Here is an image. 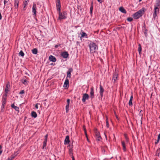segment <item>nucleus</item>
Here are the masks:
<instances>
[{
	"label": "nucleus",
	"instance_id": "1",
	"mask_svg": "<svg viewBox=\"0 0 160 160\" xmlns=\"http://www.w3.org/2000/svg\"><path fill=\"white\" fill-rule=\"evenodd\" d=\"M146 9L143 8L133 15V18L135 19H138L141 17L144 13Z\"/></svg>",
	"mask_w": 160,
	"mask_h": 160
},
{
	"label": "nucleus",
	"instance_id": "2",
	"mask_svg": "<svg viewBox=\"0 0 160 160\" xmlns=\"http://www.w3.org/2000/svg\"><path fill=\"white\" fill-rule=\"evenodd\" d=\"M89 47L90 52L91 53L95 52L98 49V46L94 42H91L89 45Z\"/></svg>",
	"mask_w": 160,
	"mask_h": 160
},
{
	"label": "nucleus",
	"instance_id": "3",
	"mask_svg": "<svg viewBox=\"0 0 160 160\" xmlns=\"http://www.w3.org/2000/svg\"><path fill=\"white\" fill-rule=\"evenodd\" d=\"M67 13L66 11H63L62 12H59V17L58 19L59 20L65 19L67 18Z\"/></svg>",
	"mask_w": 160,
	"mask_h": 160
},
{
	"label": "nucleus",
	"instance_id": "4",
	"mask_svg": "<svg viewBox=\"0 0 160 160\" xmlns=\"http://www.w3.org/2000/svg\"><path fill=\"white\" fill-rule=\"evenodd\" d=\"M159 12V8H158L154 7V12L153 14V18H155Z\"/></svg>",
	"mask_w": 160,
	"mask_h": 160
},
{
	"label": "nucleus",
	"instance_id": "5",
	"mask_svg": "<svg viewBox=\"0 0 160 160\" xmlns=\"http://www.w3.org/2000/svg\"><path fill=\"white\" fill-rule=\"evenodd\" d=\"M37 6L34 3L32 8V12L33 13V15L35 16L36 15Z\"/></svg>",
	"mask_w": 160,
	"mask_h": 160
},
{
	"label": "nucleus",
	"instance_id": "6",
	"mask_svg": "<svg viewBox=\"0 0 160 160\" xmlns=\"http://www.w3.org/2000/svg\"><path fill=\"white\" fill-rule=\"evenodd\" d=\"M73 71V69L72 68H69L67 72V78H71V72Z\"/></svg>",
	"mask_w": 160,
	"mask_h": 160
},
{
	"label": "nucleus",
	"instance_id": "7",
	"mask_svg": "<svg viewBox=\"0 0 160 160\" xmlns=\"http://www.w3.org/2000/svg\"><path fill=\"white\" fill-rule=\"evenodd\" d=\"M10 90V85L9 82H8L6 84V87L5 89V92L8 93V92Z\"/></svg>",
	"mask_w": 160,
	"mask_h": 160
},
{
	"label": "nucleus",
	"instance_id": "8",
	"mask_svg": "<svg viewBox=\"0 0 160 160\" xmlns=\"http://www.w3.org/2000/svg\"><path fill=\"white\" fill-rule=\"evenodd\" d=\"M69 87V80L66 79L63 85V87L65 89H67Z\"/></svg>",
	"mask_w": 160,
	"mask_h": 160
},
{
	"label": "nucleus",
	"instance_id": "9",
	"mask_svg": "<svg viewBox=\"0 0 160 160\" xmlns=\"http://www.w3.org/2000/svg\"><path fill=\"white\" fill-rule=\"evenodd\" d=\"M89 98V95L88 94L85 93L83 95L82 98V101L83 102H85L86 100H87Z\"/></svg>",
	"mask_w": 160,
	"mask_h": 160
},
{
	"label": "nucleus",
	"instance_id": "10",
	"mask_svg": "<svg viewBox=\"0 0 160 160\" xmlns=\"http://www.w3.org/2000/svg\"><path fill=\"white\" fill-rule=\"evenodd\" d=\"M104 91V89L103 88L102 86L100 85V91L99 93L100 94V95L101 97L102 98L103 95V92Z\"/></svg>",
	"mask_w": 160,
	"mask_h": 160
},
{
	"label": "nucleus",
	"instance_id": "11",
	"mask_svg": "<svg viewBox=\"0 0 160 160\" xmlns=\"http://www.w3.org/2000/svg\"><path fill=\"white\" fill-rule=\"evenodd\" d=\"M49 60L52 62H55L56 61V58L54 56L52 55H50L49 57Z\"/></svg>",
	"mask_w": 160,
	"mask_h": 160
},
{
	"label": "nucleus",
	"instance_id": "12",
	"mask_svg": "<svg viewBox=\"0 0 160 160\" xmlns=\"http://www.w3.org/2000/svg\"><path fill=\"white\" fill-rule=\"evenodd\" d=\"M90 97L92 98H93L94 97V89L93 87H92L90 89Z\"/></svg>",
	"mask_w": 160,
	"mask_h": 160
},
{
	"label": "nucleus",
	"instance_id": "13",
	"mask_svg": "<svg viewBox=\"0 0 160 160\" xmlns=\"http://www.w3.org/2000/svg\"><path fill=\"white\" fill-rule=\"evenodd\" d=\"M62 56L64 58H67L68 56V54L67 52H63L62 53Z\"/></svg>",
	"mask_w": 160,
	"mask_h": 160
},
{
	"label": "nucleus",
	"instance_id": "14",
	"mask_svg": "<svg viewBox=\"0 0 160 160\" xmlns=\"http://www.w3.org/2000/svg\"><path fill=\"white\" fill-rule=\"evenodd\" d=\"M19 2V0H15L14 2V5L15 8H18V4Z\"/></svg>",
	"mask_w": 160,
	"mask_h": 160
},
{
	"label": "nucleus",
	"instance_id": "15",
	"mask_svg": "<svg viewBox=\"0 0 160 160\" xmlns=\"http://www.w3.org/2000/svg\"><path fill=\"white\" fill-rule=\"evenodd\" d=\"M69 137L68 136H66L64 140V144H67L69 143Z\"/></svg>",
	"mask_w": 160,
	"mask_h": 160
},
{
	"label": "nucleus",
	"instance_id": "16",
	"mask_svg": "<svg viewBox=\"0 0 160 160\" xmlns=\"http://www.w3.org/2000/svg\"><path fill=\"white\" fill-rule=\"evenodd\" d=\"M122 145V149L125 152L126 150L125 143L124 141H122L121 142Z\"/></svg>",
	"mask_w": 160,
	"mask_h": 160
},
{
	"label": "nucleus",
	"instance_id": "17",
	"mask_svg": "<svg viewBox=\"0 0 160 160\" xmlns=\"http://www.w3.org/2000/svg\"><path fill=\"white\" fill-rule=\"evenodd\" d=\"M118 74L117 73H115L114 74L113 77V80H114V82H115L118 79Z\"/></svg>",
	"mask_w": 160,
	"mask_h": 160
},
{
	"label": "nucleus",
	"instance_id": "18",
	"mask_svg": "<svg viewBox=\"0 0 160 160\" xmlns=\"http://www.w3.org/2000/svg\"><path fill=\"white\" fill-rule=\"evenodd\" d=\"M133 98L132 95H131L130 97V99L129 100L128 104L129 106H132V101Z\"/></svg>",
	"mask_w": 160,
	"mask_h": 160
},
{
	"label": "nucleus",
	"instance_id": "19",
	"mask_svg": "<svg viewBox=\"0 0 160 160\" xmlns=\"http://www.w3.org/2000/svg\"><path fill=\"white\" fill-rule=\"evenodd\" d=\"M80 34L81 35V38H83L84 37L87 38V35L85 32H81L80 33Z\"/></svg>",
	"mask_w": 160,
	"mask_h": 160
},
{
	"label": "nucleus",
	"instance_id": "20",
	"mask_svg": "<svg viewBox=\"0 0 160 160\" xmlns=\"http://www.w3.org/2000/svg\"><path fill=\"white\" fill-rule=\"evenodd\" d=\"M119 10L122 13H126V11L123 7H120L119 9Z\"/></svg>",
	"mask_w": 160,
	"mask_h": 160
},
{
	"label": "nucleus",
	"instance_id": "21",
	"mask_svg": "<svg viewBox=\"0 0 160 160\" xmlns=\"http://www.w3.org/2000/svg\"><path fill=\"white\" fill-rule=\"evenodd\" d=\"M31 116L32 117L34 118H36L37 116V113L34 111H32L31 113Z\"/></svg>",
	"mask_w": 160,
	"mask_h": 160
},
{
	"label": "nucleus",
	"instance_id": "22",
	"mask_svg": "<svg viewBox=\"0 0 160 160\" xmlns=\"http://www.w3.org/2000/svg\"><path fill=\"white\" fill-rule=\"evenodd\" d=\"M160 5V0H156V4L154 5V7L158 8Z\"/></svg>",
	"mask_w": 160,
	"mask_h": 160
},
{
	"label": "nucleus",
	"instance_id": "23",
	"mask_svg": "<svg viewBox=\"0 0 160 160\" xmlns=\"http://www.w3.org/2000/svg\"><path fill=\"white\" fill-rule=\"evenodd\" d=\"M11 107L13 108H14L16 111H19V108L18 107L15 106L14 104L11 105Z\"/></svg>",
	"mask_w": 160,
	"mask_h": 160
},
{
	"label": "nucleus",
	"instance_id": "24",
	"mask_svg": "<svg viewBox=\"0 0 160 160\" xmlns=\"http://www.w3.org/2000/svg\"><path fill=\"white\" fill-rule=\"evenodd\" d=\"M32 52L33 54H37L38 52V50L37 49L34 48L33 49H32Z\"/></svg>",
	"mask_w": 160,
	"mask_h": 160
},
{
	"label": "nucleus",
	"instance_id": "25",
	"mask_svg": "<svg viewBox=\"0 0 160 160\" xmlns=\"http://www.w3.org/2000/svg\"><path fill=\"white\" fill-rule=\"evenodd\" d=\"M96 139L98 141H100L102 139L101 137L100 136V134L96 136Z\"/></svg>",
	"mask_w": 160,
	"mask_h": 160
},
{
	"label": "nucleus",
	"instance_id": "26",
	"mask_svg": "<svg viewBox=\"0 0 160 160\" xmlns=\"http://www.w3.org/2000/svg\"><path fill=\"white\" fill-rule=\"evenodd\" d=\"M138 51L140 54L141 52L142 51V48L140 44H138Z\"/></svg>",
	"mask_w": 160,
	"mask_h": 160
},
{
	"label": "nucleus",
	"instance_id": "27",
	"mask_svg": "<svg viewBox=\"0 0 160 160\" xmlns=\"http://www.w3.org/2000/svg\"><path fill=\"white\" fill-rule=\"evenodd\" d=\"M24 54L22 51H21L19 53V56L23 57L24 56Z\"/></svg>",
	"mask_w": 160,
	"mask_h": 160
},
{
	"label": "nucleus",
	"instance_id": "28",
	"mask_svg": "<svg viewBox=\"0 0 160 160\" xmlns=\"http://www.w3.org/2000/svg\"><path fill=\"white\" fill-rule=\"evenodd\" d=\"M94 132L96 136H97L98 135H99L100 134V133L98 132V131L96 129H95Z\"/></svg>",
	"mask_w": 160,
	"mask_h": 160
},
{
	"label": "nucleus",
	"instance_id": "29",
	"mask_svg": "<svg viewBox=\"0 0 160 160\" xmlns=\"http://www.w3.org/2000/svg\"><path fill=\"white\" fill-rule=\"evenodd\" d=\"M6 103V99H2V106H5V104Z\"/></svg>",
	"mask_w": 160,
	"mask_h": 160
},
{
	"label": "nucleus",
	"instance_id": "30",
	"mask_svg": "<svg viewBox=\"0 0 160 160\" xmlns=\"http://www.w3.org/2000/svg\"><path fill=\"white\" fill-rule=\"evenodd\" d=\"M57 7H61L60 4V0H58L56 4Z\"/></svg>",
	"mask_w": 160,
	"mask_h": 160
},
{
	"label": "nucleus",
	"instance_id": "31",
	"mask_svg": "<svg viewBox=\"0 0 160 160\" xmlns=\"http://www.w3.org/2000/svg\"><path fill=\"white\" fill-rule=\"evenodd\" d=\"M24 84L26 85H27L28 84V82L27 80H24L22 82Z\"/></svg>",
	"mask_w": 160,
	"mask_h": 160
},
{
	"label": "nucleus",
	"instance_id": "32",
	"mask_svg": "<svg viewBox=\"0 0 160 160\" xmlns=\"http://www.w3.org/2000/svg\"><path fill=\"white\" fill-rule=\"evenodd\" d=\"M69 106L66 105V112L67 113L69 111Z\"/></svg>",
	"mask_w": 160,
	"mask_h": 160
},
{
	"label": "nucleus",
	"instance_id": "33",
	"mask_svg": "<svg viewBox=\"0 0 160 160\" xmlns=\"http://www.w3.org/2000/svg\"><path fill=\"white\" fill-rule=\"evenodd\" d=\"M15 158V156L12 155L10 157H9L7 160H12Z\"/></svg>",
	"mask_w": 160,
	"mask_h": 160
},
{
	"label": "nucleus",
	"instance_id": "34",
	"mask_svg": "<svg viewBox=\"0 0 160 160\" xmlns=\"http://www.w3.org/2000/svg\"><path fill=\"white\" fill-rule=\"evenodd\" d=\"M127 20L129 22H131L133 20V19L131 17L128 18L127 19Z\"/></svg>",
	"mask_w": 160,
	"mask_h": 160
},
{
	"label": "nucleus",
	"instance_id": "35",
	"mask_svg": "<svg viewBox=\"0 0 160 160\" xmlns=\"http://www.w3.org/2000/svg\"><path fill=\"white\" fill-rule=\"evenodd\" d=\"M8 93L5 92V94H4V95L3 96L2 99H4V98L6 99V98L7 97L8 95Z\"/></svg>",
	"mask_w": 160,
	"mask_h": 160
},
{
	"label": "nucleus",
	"instance_id": "36",
	"mask_svg": "<svg viewBox=\"0 0 160 160\" xmlns=\"http://www.w3.org/2000/svg\"><path fill=\"white\" fill-rule=\"evenodd\" d=\"M46 144H47V142L44 141L43 143V148H44L46 147Z\"/></svg>",
	"mask_w": 160,
	"mask_h": 160
},
{
	"label": "nucleus",
	"instance_id": "37",
	"mask_svg": "<svg viewBox=\"0 0 160 160\" xmlns=\"http://www.w3.org/2000/svg\"><path fill=\"white\" fill-rule=\"evenodd\" d=\"M45 139L44 141L47 142V138H48V134H46V135H45L44 137Z\"/></svg>",
	"mask_w": 160,
	"mask_h": 160
},
{
	"label": "nucleus",
	"instance_id": "38",
	"mask_svg": "<svg viewBox=\"0 0 160 160\" xmlns=\"http://www.w3.org/2000/svg\"><path fill=\"white\" fill-rule=\"evenodd\" d=\"M92 10H93V6H92L90 7V13H92Z\"/></svg>",
	"mask_w": 160,
	"mask_h": 160
},
{
	"label": "nucleus",
	"instance_id": "39",
	"mask_svg": "<svg viewBox=\"0 0 160 160\" xmlns=\"http://www.w3.org/2000/svg\"><path fill=\"white\" fill-rule=\"evenodd\" d=\"M67 105H66L69 106L70 100L69 99H68L67 101Z\"/></svg>",
	"mask_w": 160,
	"mask_h": 160
},
{
	"label": "nucleus",
	"instance_id": "40",
	"mask_svg": "<svg viewBox=\"0 0 160 160\" xmlns=\"http://www.w3.org/2000/svg\"><path fill=\"white\" fill-rule=\"evenodd\" d=\"M2 147L1 145H0V155L1 154L2 152Z\"/></svg>",
	"mask_w": 160,
	"mask_h": 160
},
{
	"label": "nucleus",
	"instance_id": "41",
	"mask_svg": "<svg viewBox=\"0 0 160 160\" xmlns=\"http://www.w3.org/2000/svg\"><path fill=\"white\" fill-rule=\"evenodd\" d=\"M57 10L59 11V12H60V11L61 10V7H57Z\"/></svg>",
	"mask_w": 160,
	"mask_h": 160
},
{
	"label": "nucleus",
	"instance_id": "42",
	"mask_svg": "<svg viewBox=\"0 0 160 160\" xmlns=\"http://www.w3.org/2000/svg\"><path fill=\"white\" fill-rule=\"evenodd\" d=\"M24 93V90H21L19 94H22Z\"/></svg>",
	"mask_w": 160,
	"mask_h": 160
},
{
	"label": "nucleus",
	"instance_id": "43",
	"mask_svg": "<svg viewBox=\"0 0 160 160\" xmlns=\"http://www.w3.org/2000/svg\"><path fill=\"white\" fill-rule=\"evenodd\" d=\"M38 105H40V104L37 103L36 104V105L35 106V107L37 109L38 108Z\"/></svg>",
	"mask_w": 160,
	"mask_h": 160
},
{
	"label": "nucleus",
	"instance_id": "44",
	"mask_svg": "<svg viewBox=\"0 0 160 160\" xmlns=\"http://www.w3.org/2000/svg\"><path fill=\"white\" fill-rule=\"evenodd\" d=\"M18 154V152H15L14 154L13 155L14 156H15V157L16 156L17 154Z\"/></svg>",
	"mask_w": 160,
	"mask_h": 160
},
{
	"label": "nucleus",
	"instance_id": "45",
	"mask_svg": "<svg viewBox=\"0 0 160 160\" xmlns=\"http://www.w3.org/2000/svg\"><path fill=\"white\" fill-rule=\"evenodd\" d=\"M28 3L27 2H23V5H25V6H26L27 5H28Z\"/></svg>",
	"mask_w": 160,
	"mask_h": 160
},
{
	"label": "nucleus",
	"instance_id": "46",
	"mask_svg": "<svg viewBox=\"0 0 160 160\" xmlns=\"http://www.w3.org/2000/svg\"><path fill=\"white\" fill-rule=\"evenodd\" d=\"M84 131L86 135V137L87 138L88 136H87V132H86V130L85 128H84Z\"/></svg>",
	"mask_w": 160,
	"mask_h": 160
},
{
	"label": "nucleus",
	"instance_id": "47",
	"mask_svg": "<svg viewBox=\"0 0 160 160\" xmlns=\"http://www.w3.org/2000/svg\"><path fill=\"white\" fill-rule=\"evenodd\" d=\"M108 125H109V124H108V120H106V126L107 127H108Z\"/></svg>",
	"mask_w": 160,
	"mask_h": 160
},
{
	"label": "nucleus",
	"instance_id": "48",
	"mask_svg": "<svg viewBox=\"0 0 160 160\" xmlns=\"http://www.w3.org/2000/svg\"><path fill=\"white\" fill-rule=\"evenodd\" d=\"M8 2L6 1H4V5H5V4Z\"/></svg>",
	"mask_w": 160,
	"mask_h": 160
},
{
	"label": "nucleus",
	"instance_id": "49",
	"mask_svg": "<svg viewBox=\"0 0 160 160\" xmlns=\"http://www.w3.org/2000/svg\"><path fill=\"white\" fill-rule=\"evenodd\" d=\"M97 1L100 3L102 2V0H97Z\"/></svg>",
	"mask_w": 160,
	"mask_h": 160
},
{
	"label": "nucleus",
	"instance_id": "50",
	"mask_svg": "<svg viewBox=\"0 0 160 160\" xmlns=\"http://www.w3.org/2000/svg\"><path fill=\"white\" fill-rule=\"evenodd\" d=\"M126 143H128V138H126Z\"/></svg>",
	"mask_w": 160,
	"mask_h": 160
},
{
	"label": "nucleus",
	"instance_id": "51",
	"mask_svg": "<svg viewBox=\"0 0 160 160\" xmlns=\"http://www.w3.org/2000/svg\"><path fill=\"white\" fill-rule=\"evenodd\" d=\"M26 6H25L24 5V7H23V9L24 10H26Z\"/></svg>",
	"mask_w": 160,
	"mask_h": 160
},
{
	"label": "nucleus",
	"instance_id": "52",
	"mask_svg": "<svg viewBox=\"0 0 160 160\" xmlns=\"http://www.w3.org/2000/svg\"><path fill=\"white\" fill-rule=\"evenodd\" d=\"M158 138H160V133L158 134Z\"/></svg>",
	"mask_w": 160,
	"mask_h": 160
},
{
	"label": "nucleus",
	"instance_id": "53",
	"mask_svg": "<svg viewBox=\"0 0 160 160\" xmlns=\"http://www.w3.org/2000/svg\"><path fill=\"white\" fill-rule=\"evenodd\" d=\"M104 134L105 135L106 139H107V137L105 133H104Z\"/></svg>",
	"mask_w": 160,
	"mask_h": 160
},
{
	"label": "nucleus",
	"instance_id": "54",
	"mask_svg": "<svg viewBox=\"0 0 160 160\" xmlns=\"http://www.w3.org/2000/svg\"><path fill=\"white\" fill-rule=\"evenodd\" d=\"M72 160H75V159H74V157L73 156H72Z\"/></svg>",
	"mask_w": 160,
	"mask_h": 160
},
{
	"label": "nucleus",
	"instance_id": "55",
	"mask_svg": "<svg viewBox=\"0 0 160 160\" xmlns=\"http://www.w3.org/2000/svg\"><path fill=\"white\" fill-rule=\"evenodd\" d=\"M125 139L128 138H127L126 135L125 134Z\"/></svg>",
	"mask_w": 160,
	"mask_h": 160
},
{
	"label": "nucleus",
	"instance_id": "56",
	"mask_svg": "<svg viewBox=\"0 0 160 160\" xmlns=\"http://www.w3.org/2000/svg\"><path fill=\"white\" fill-rule=\"evenodd\" d=\"M160 139V138H158V140H157L158 142H159V141Z\"/></svg>",
	"mask_w": 160,
	"mask_h": 160
},
{
	"label": "nucleus",
	"instance_id": "57",
	"mask_svg": "<svg viewBox=\"0 0 160 160\" xmlns=\"http://www.w3.org/2000/svg\"><path fill=\"white\" fill-rule=\"evenodd\" d=\"M160 139V138H158V140H157L158 142H159V141Z\"/></svg>",
	"mask_w": 160,
	"mask_h": 160
},
{
	"label": "nucleus",
	"instance_id": "58",
	"mask_svg": "<svg viewBox=\"0 0 160 160\" xmlns=\"http://www.w3.org/2000/svg\"><path fill=\"white\" fill-rule=\"evenodd\" d=\"M28 1H29V0H25V2H27L28 3Z\"/></svg>",
	"mask_w": 160,
	"mask_h": 160
},
{
	"label": "nucleus",
	"instance_id": "59",
	"mask_svg": "<svg viewBox=\"0 0 160 160\" xmlns=\"http://www.w3.org/2000/svg\"><path fill=\"white\" fill-rule=\"evenodd\" d=\"M70 155H72V152H70Z\"/></svg>",
	"mask_w": 160,
	"mask_h": 160
},
{
	"label": "nucleus",
	"instance_id": "60",
	"mask_svg": "<svg viewBox=\"0 0 160 160\" xmlns=\"http://www.w3.org/2000/svg\"><path fill=\"white\" fill-rule=\"evenodd\" d=\"M4 106H2V108H3L4 107Z\"/></svg>",
	"mask_w": 160,
	"mask_h": 160
},
{
	"label": "nucleus",
	"instance_id": "61",
	"mask_svg": "<svg viewBox=\"0 0 160 160\" xmlns=\"http://www.w3.org/2000/svg\"><path fill=\"white\" fill-rule=\"evenodd\" d=\"M87 139L88 141V142H89V140H88V137H87Z\"/></svg>",
	"mask_w": 160,
	"mask_h": 160
},
{
	"label": "nucleus",
	"instance_id": "62",
	"mask_svg": "<svg viewBox=\"0 0 160 160\" xmlns=\"http://www.w3.org/2000/svg\"><path fill=\"white\" fill-rule=\"evenodd\" d=\"M58 47V45H56L55 46V47L56 48H57Z\"/></svg>",
	"mask_w": 160,
	"mask_h": 160
},
{
	"label": "nucleus",
	"instance_id": "63",
	"mask_svg": "<svg viewBox=\"0 0 160 160\" xmlns=\"http://www.w3.org/2000/svg\"><path fill=\"white\" fill-rule=\"evenodd\" d=\"M158 143V141H157V142H155V143L156 144H157Z\"/></svg>",
	"mask_w": 160,
	"mask_h": 160
},
{
	"label": "nucleus",
	"instance_id": "64",
	"mask_svg": "<svg viewBox=\"0 0 160 160\" xmlns=\"http://www.w3.org/2000/svg\"><path fill=\"white\" fill-rule=\"evenodd\" d=\"M158 143V141H157V142H155V143L156 144H157Z\"/></svg>",
	"mask_w": 160,
	"mask_h": 160
}]
</instances>
